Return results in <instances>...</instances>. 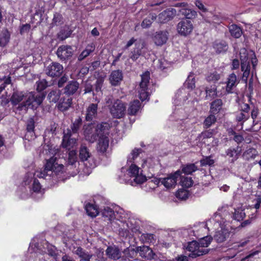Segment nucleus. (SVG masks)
I'll return each instance as SVG.
<instances>
[{
  "label": "nucleus",
  "mask_w": 261,
  "mask_h": 261,
  "mask_svg": "<svg viewBox=\"0 0 261 261\" xmlns=\"http://www.w3.org/2000/svg\"><path fill=\"white\" fill-rule=\"evenodd\" d=\"M254 56L252 55V57L249 58L247 50L245 48H243L241 50L240 53L241 63L238 59H234L231 62V68L232 70L238 69L240 65L241 66V71L243 72L242 81L246 84H247L248 77L251 71L250 63H251V59Z\"/></svg>",
  "instance_id": "f257e3e1"
},
{
  "label": "nucleus",
  "mask_w": 261,
  "mask_h": 261,
  "mask_svg": "<svg viewBox=\"0 0 261 261\" xmlns=\"http://www.w3.org/2000/svg\"><path fill=\"white\" fill-rule=\"evenodd\" d=\"M186 250L190 253L189 257L195 258L197 257L206 254L208 252V250L205 248H201L197 241H192L188 243Z\"/></svg>",
  "instance_id": "f03ea898"
},
{
  "label": "nucleus",
  "mask_w": 261,
  "mask_h": 261,
  "mask_svg": "<svg viewBox=\"0 0 261 261\" xmlns=\"http://www.w3.org/2000/svg\"><path fill=\"white\" fill-rule=\"evenodd\" d=\"M110 111L114 118L118 119L122 118L125 114V103L120 100L117 99L110 108Z\"/></svg>",
  "instance_id": "7ed1b4c3"
},
{
  "label": "nucleus",
  "mask_w": 261,
  "mask_h": 261,
  "mask_svg": "<svg viewBox=\"0 0 261 261\" xmlns=\"http://www.w3.org/2000/svg\"><path fill=\"white\" fill-rule=\"evenodd\" d=\"M46 93H40L30 95L27 100L28 108L36 109L41 105L46 96Z\"/></svg>",
  "instance_id": "20e7f679"
},
{
  "label": "nucleus",
  "mask_w": 261,
  "mask_h": 261,
  "mask_svg": "<svg viewBox=\"0 0 261 261\" xmlns=\"http://www.w3.org/2000/svg\"><path fill=\"white\" fill-rule=\"evenodd\" d=\"M46 93H40L30 95L27 100L28 108L36 109L41 105L46 96Z\"/></svg>",
  "instance_id": "39448f33"
},
{
  "label": "nucleus",
  "mask_w": 261,
  "mask_h": 261,
  "mask_svg": "<svg viewBox=\"0 0 261 261\" xmlns=\"http://www.w3.org/2000/svg\"><path fill=\"white\" fill-rule=\"evenodd\" d=\"M193 30V25L191 20L182 19L177 25V31L178 34L182 36H187L190 34Z\"/></svg>",
  "instance_id": "423d86ee"
},
{
  "label": "nucleus",
  "mask_w": 261,
  "mask_h": 261,
  "mask_svg": "<svg viewBox=\"0 0 261 261\" xmlns=\"http://www.w3.org/2000/svg\"><path fill=\"white\" fill-rule=\"evenodd\" d=\"M180 176V171L178 170L173 174L169 175L167 177L159 179V183L163 185L167 188H172L176 184L178 176Z\"/></svg>",
  "instance_id": "0eeeda50"
},
{
  "label": "nucleus",
  "mask_w": 261,
  "mask_h": 261,
  "mask_svg": "<svg viewBox=\"0 0 261 261\" xmlns=\"http://www.w3.org/2000/svg\"><path fill=\"white\" fill-rule=\"evenodd\" d=\"M84 135L87 140L93 143L98 139V135L96 134L94 126L92 123L84 124L83 126Z\"/></svg>",
  "instance_id": "6e6552de"
},
{
  "label": "nucleus",
  "mask_w": 261,
  "mask_h": 261,
  "mask_svg": "<svg viewBox=\"0 0 261 261\" xmlns=\"http://www.w3.org/2000/svg\"><path fill=\"white\" fill-rule=\"evenodd\" d=\"M56 54L60 60L66 61L72 57L73 49L70 45H61L58 47Z\"/></svg>",
  "instance_id": "1a4fd4ad"
},
{
  "label": "nucleus",
  "mask_w": 261,
  "mask_h": 261,
  "mask_svg": "<svg viewBox=\"0 0 261 261\" xmlns=\"http://www.w3.org/2000/svg\"><path fill=\"white\" fill-rule=\"evenodd\" d=\"M63 71V66L57 62H53L46 69V73L51 77H59Z\"/></svg>",
  "instance_id": "9d476101"
},
{
  "label": "nucleus",
  "mask_w": 261,
  "mask_h": 261,
  "mask_svg": "<svg viewBox=\"0 0 261 261\" xmlns=\"http://www.w3.org/2000/svg\"><path fill=\"white\" fill-rule=\"evenodd\" d=\"M176 11L174 8H168L160 13L158 15L159 21L165 23L172 20L176 15Z\"/></svg>",
  "instance_id": "9b49d317"
},
{
  "label": "nucleus",
  "mask_w": 261,
  "mask_h": 261,
  "mask_svg": "<svg viewBox=\"0 0 261 261\" xmlns=\"http://www.w3.org/2000/svg\"><path fill=\"white\" fill-rule=\"evenodd\" d=\"M218 133V127H216L213 128L205 129L202 131L197 137L198 139L202 143L206 144V140L212 138ZM207 145L209 144H207Z\"/></svg>",
  "instance_id": "f8f14e48"
},
{
  "label": "nucleus",
  "mask_w": 261,
  "mask_h": 261,
  "mask_svg": "<svg viewBox=\"0 0 261 261\" xmlns=\"http://www.w3.org/2000/svg\"><path fill=\"white\" fill-rule=\"evenodd\" d=\"M98 103H91L86 108L85 120L88 122L93 121L97 118Z\"/></svg>",
  "instance_id": "ddd939ff"
},
{
  "label": "nucleus",
  "mask_w": 261,
  "mask_h": 261,
  "mask_svg": "<svg viewBox=\"0 0 261 261\" xmlns=\"http://www.w3.org/2000/svg\"><path fill=\"white\" fill-rule=\"evenodd\" d=\"M123 75L121 70H115L112 71L110 77V83L113 86H119L123 80Z\"/></svg>",
  "instance_id": "4468645a"
},
{
  "label": "nucleus",
  "mask_w": 261,
  "mask_h": 261,
  "mask_svg": "<svg viewBox=\"0 0 261 261\" xmlns=\"http://www.w3.org/2000/svg\"><path fill=\"white\" fill-rule=\"evenodd\" d=\"M240 81L237 79V75L234 73L230 74L226 82V91L227 93H232L233 89L239 83Z\"/></svg>",
  "instance_id": "2eb2a0df"
},
{
  "label": "nucleus",
  "mask_w": 261,
  "mask_h": 261,
  "mask_svg": "<svg viewBox=\"0 0 261 261\" xmlns=\"http://www.w3.org/2000/svg\"><path fill=\"white\" fill-rule=\"evenodd\" d=\"M79 88V83L74 80L70 81L63 89L64 94L67 97L73 95Z\"/></svg>",
  "instance_id": "dca6fc26"
},
{
  "label": "nucleus",
  "mask_w": 261,
  "mask_h": 261,
  "mask_svg": "<svg viewBox=\"0 0 261 261\" xmlns=\"http://www.w3.org/2000/svg\"><path fill=\"white\" fill-rule=\"evenodd\" d=\"M137 249L138 253L142 258L147 260H151L154 258L155 254L148 246H142L137 247Z\"/></svg>",
  "instance_id": "f3484780"
},
{
  "label": "nucleus",
  "mask_w": 261,
  "mask_h": 261,
  "mask_svg": "<svg viewBox=\"0 0 261 261\" xmlns=\"http://www.w3.org/2000/svg\"><path fill=\"white\" fill-rule=\"evenodd\" d=\"M138 253L137 247L136 249L127 248L122 253V259L126 261H135L137 260L136 258Z\"/></svg>",
  "instance_id": "a211bd4d"
},
{
  "label": "nucleus",
  "mask_w": 261,
  "mask_h": 261,
  "mask_svg": "<svg viewBox=\"0 0 261 261\" xmlns=\"http://www.w3.org/2000/svg\"><path fill=\"white\" fill-rule=\"evenodd\" d=\"M168 38V32L162 31L156 32L153 37V40L155 44L158 46H161L165 44Z\"/></svg>",
  "instance_id": "6ab92c4d"
},
{
  "label": "nucleus",
  "mask_w": 261,
  "mask_h": 261,
  "mask_svg": "<svg viewBox=\"0 0 261 261\" xmlns=\"http://www.w3.org/2000/svg\"><path fill=\"white\" fill-rule=\"evenodd\" d=\"M223 103L221 99L217 98L213 100L210 105L209 113L216 116L222 110Z\"/></svg>",
  "instance_id": "aec40b11"
},
{
  "label": "nucleus",
  "mask_w": 261,
  "mask_h": 261,
  "mask_svg": "<svg viewBox=\"0 0 261 261\" xmlns=\"http://www.w3.org/2000/svg\"><path fill=\"white\" fill-rule=\"evenodd\" d=\"M71 130L67 129L66 134H64L62 139V146L63 148H70L73 147L76 143V139L71 138Z\"/></svg>",
  "instance_id": "412c9836"
},
{
  "label": "nucleus",
  "mask_w": 261,
  "mask_h": 261,
  "mask_svg": "<svg viewBox=\"0 0 261 261\" xmlns=\"http://www.w3.org/2000/svg\"><path fill=\"white\" fill-rule=\"evenodd\" d=\"M241 151V147L237 146L236 148L229 147L226 150L225 153L226 155L230 159V162L233 163L239 158Z\"/></svg>",
  "instance_id": "4be33fe9"
},
{
  "label": "nucleus",
  "mask_w": 261,
  "mask_h": 261,
  "mask_svg": "<svg viewBox=\"0 0 261 261\" xmlns=\"http://www.w3.org/2000/svg\"><path fill=\"white\" fill-rule=\"evenodd\" d=\"M72 102V98L70 97H63L60 99L57 107L61 112H65L71 107Z\"/></svg>",
  "instance_id": "5701e85b"
},
{
  "label": "nucleus",
  "mask_w": 261,
  "mask_h": 261,
  "mask_svg": "<svg viewBox=\"0 0 261 261\" xmlns=\"http://www.w3.org/2000/svg\"><path fill=\"white\" fill-rule=\"evenodd\" d=\"M85 209L87 215L92 218L96 217L99 213V207L95 203H87Z\"/></svg>",
  "instance_id": "b1692460"
},
{
  "label": "nucleus",
  "mask_w": 261,
  "mask_h": 261,
  "mask_svg": "<svg viewBox=\"0 0 261 261\" xmlns=\"http://www.w3.org/2000/svg\"><path fill=\"white\" fill-rule=\"evenodd\" d=\"M98 151L102 153L106 152L109 144V139L107 136H102L98 138Z\"/></svg>",
  "instance_id": "393cba45"
},
{
  "label": "nucleus",
  "mask_w": 261,
  "mask_h": 261,
  "mask_svg": "<svg viewBox=\"0 0 261 261\" xmlns=\"http://www.w3.org/2000/svg\"><path fill=\"white\" fill-rule=\"evenodd\" d=\"M213 47L217 54L224 53L228 49L227 43L223 40H216L213 45Z\"/></svg>",
  "instance_id": "a878e982"
},
{
  "label": "nucleus",
  "mask_w": 261,
  "mask_h": 261,
  "mask_svg": "<svg viewBox=\"0 0 261 261\" xmlns=\"http://www.w3.org/2000/svg\"><path fill=\"white\" fill-rule=\"evenodd\" d=\"M107 255L111 259H118L122 257L121 253L117 247H108L106 249Z\"/></svg>",
  "instance_id": "bb28decb"
},
{
  "label": "nucleus",
  "mask_w": 261,
  "mask_h": 261,
  "mask_svg": "<svg viewBox=\"0 0 261 261\" xmlns=\"http://www.w3.org/2000/svg\"><path fill=\"white\" fill-rule=\"evenodd\" d=\"M141 107V103L138 99L130 102L127 110L128 114L131 116L136 115Z\"/></svg>",
  "instance_id": "cd10ccee"
},
{
  "label": "nucleus",
  "mask_w": 261,
  "mask_h": 261,
  "mask_svg": "<svg viewBox=\"0 0 261 261\" xmlns=\"http://www.w3.org/2000/svg\"><path fill=\"white\" fill-rule=\"evenodd\" d=\"M95 49V46L93 43L88 44L85 49L77 57L78 61H82L86 57L92 53Z\"/></svg>",
  "instance_id": "c85d7f7f"
},
{
  "label": "nucleus",
  "mask_w": 261,
  "mask_h": 261,
  "mask_svg": "<svg viewBox=\"0 0 261 261\" xmlns=\"http://www.w3.org/2000/svg\"><path fill=\"white\" fill-rule=\"evenodd\" d=\"M228 29L231 36L234 38H239L243 34L242 28L237 24H232L228 27Z\"/></svg>",
  "instance_id": "c756f323"
},
{
  "label": "nucleus",
  "mask_w": 261,
  "mask_h": 261,
  "mask_svg": "<svg viewBox=\"0 0 261 261\" xmlns=\"http://www.w3.org/2000/svg\"><path fill=\"white\" fill-rule=\"evenodd\" d=\"M10 33L8 29L2 30L0 33V46L5 47L9 42L10 39Z\"/></svg>",
  "instance_id": "7c9ffc66"
},
{
  "label": "nucleus",
  "mask_w": 261,
  "mask_h": 261,
  "mask_svg": "<svg viewBox=\"0 0 261 261\" xmlns=\"http://www.w3.org/2000/svg\"><path fill=\"white\" fill-rule=\"evenodd\" d=\"M258 154V151L256 149L249 147L243 152L242 156L244 160L249 161L254 159Z\"/></svg>",
  "instance_id": "2f4dec72"
},
{
  "label": "nucleus",
  "mask_w": 261,
  "mask_h": 261,
  "mask_svg": "<svg viewBox=\"0 0 261 261\" xmlns=\"http://www.w3.org/2000/svg\"><path fill=\"white\" fill-rule=\"evenodd\" d=\"M253 55L254 56L253 58L251 59V64L252 66V69L251 71V77L250 78L248 84V89L250 92L253 91V86H252V81H253V76L254 74H256V67L257 65L258 60L256 57L255 53H253Z\"/></svg>",
  "instance_id": "473e14b6"
},
{
  "label": "nucleus",
  "mask_w": 261,
  "mask_h": 261,
  "mask_svg": "<svg viewBox=\"0 0 261 261\" xmlns=\"http://www.w3.org/2000/svg\"><path fill=\"white\" fill-rule=\"evenodd\" d=\"M179 13L185 17V19L189 20L195 18L197 16V12L193 9L187 8V7L181 8Z\"/></svg>",
  "instance_id": "72a5a7b5"
},
{
  "label": "nucleus",
  "mask_w": 261,
  "mask_h": 261,
  "mask_svg": "<svg viewBox=\"0 0 261 261\" xmlns=\"http://www.w3.org/2000/svg\"><path fill=\"white\" fill-rule=\"evenodd\" d=\"M156 15L155 13H150L145 18L142 23L141 27L143 29H147L151 27L152 22L156 19Z\"/></svg>",
  "instance_id": "f704fd0d"
},
{
  "label": "nucleus",
  "mask_w": 261,
  "mask_h": 261,
  "mask_svg": "<svg viewBox=\"0 0 261 261\" xmlns=\"http://www.w3.org/2000/svg\"><path fill=\"white\" fill-rule=\"evenodd\" d=\"M72 31L69 27H65L61 29L57 34V38L60 41H63L70 37Z\"/></svg>",
  "instance_id": "c9c22d12"
},
{
  "label": "nucleus",
  "mask_w": 261,
  "mask_h": 261,
  "mask_svg": "<svg viewBox=\"0 0 261 261\" xmlns=\"http://www.w3.org/2000/svg\"><path fill=\"white\" fill-rule=\"evenodd\" d=\"M101 215L105 218V221H112L115 218V215L114 210L108 206L105 207L101 211Z\"/></svg>",
  "instance_id": "e433bc0d"
},
{
  "label": "nucleus",
  "mask_w": 261,
  "mask_h": 261,
  "mask_svg": "<svg viewBox=\"0 0 261 261\" xmlns=\"http://www.w3.org/2000/svg\"><path fill=\"white\" fill-rule=\"evenodd\" d=\"M181 168V170L180 171L181 172V174L184 173L186 175L192 174L198 170L197 167L193 163L182 165Z\"/></svg>",
  "instance_id": "4c0bfd02"
},
{
  "label": "nucleus",
  "mask_w": 261,
  "mask_h": 261,
  "mask_svg": "<svg viewBox=\"0 0 261 261\" xmlns=\"http://www.w3.org/2000/svg\"><path fill=\"white\" fill-rule=\"evenodd\" d=\"M229 235V233L227 230H221L216 232L214 238L217 242L222 243L226 240Z\"/></svg>",
  "instance_id": "58836bf2"
},
{
  "label": "nucleus",
  "mask_w": 261,
  "mask_h": 261,
  "mask_svg": "<svg viewBox=\"0 0 261 261\" xmlns=\"http://www.w3.org/2000/svg\"><path fill=\"white\" fill-rule=\"evenodd\" d=\"M61 91L57 89L51 90L47 95V99L50 102H57L60 99Z\"/></svg>",
  "instance_id": "ea45409f"
},
{
  "label": "nucleus",
  "mask_w": 261,
  "mask_h": 261,
  "mask_svg": "<svg viewBox=\"0 0 261 261\" xmlns=\"http://www.w3.org/2000/svg\"><path fill=\"white\" fill-rule=\"evenodd\" d=\"M205 99L212 100L217 96V88L215 86H211L207 87L205 89Z\"/></svg>",
  "instance_id": "a19ab883"
},
{
  "label": "nucleus",
  "mask_w": 261,
  "mask_h": 261,
  "mask_svg": "<svg viewBox=\"0 0 261 261\" xmlns=\"http://www.w3.org/2000/svg\"><path fill=\"white\" fill-rule=\"evenodd\" d=\"M75 254L81 258L80 261H90V259L92 257V255L89 254L81 247L77 248L75 250Z\"/></svg>",
  "instance_id": "79ce46f5"
},
{
  "label": "nucleus",
  "mask_w": 261,
  "mask_h": 261,
  "mask_svg": "<svg viewBox=\"0 0 261 261\" xmlns=\"http://www.w3.org/2000/svg\"><path fill=\"white\" fill-rule=\"evenodd\" d=\"M217 121V117L215 115L210 114L204 120L202 125L204 129H208L215 124Z\"/></svg>",
  "instance_id": "37998d69"
},
{
  "label": "nucleus",
  "mask_w": 261,
  "mask_h": 261,
  "mask_svg": "<svg viewBox=\"0 0 261 261\" xmlns=\"http://www.w3.org/2000/svg\"><path fill=\"white\" fill-rule=\"evenodd\" d=\"M178 178L180 180L179 183L180 185L185 188H190L193 184V180L192 178L182 175L181 171L180 176H178Z\"/></svg>",
  "instance_id": "c03bdc74"
},
{
  "label": "nucleus",
  "mask_w": 261,
  "mask_h": 261,
  "mask_svg": "<svg viewBox=\"0 0 261 261\" xmlns=\"http://www.w3.org/2000/svg\"><path fill=\"white\" fill-rule=\"evenodd\" d=\"M23 97L24 95L22 92H14L10 98L12 105L13 106H16L23 100Z\"/></svg>",
  "instance_id": "a18cd8bd"
},
{
  "label": "nucleus",
  "mask_w": 261,
  "mask_h": 261,
  "mask_svg": "<svg viewBox=\"0 0 261 261\" xmlns=\"http://www.w3.org/2000/svg\"><path fill=\"white\" fill-rule=\"evenodd\" d=\"M82 119L79 117L78 118L76 119L70 125L71 133L72 134H78L79 129L82 124Z\"/></svg>",
  "instance_id": "49530a36"
},
{
  "label": "nucleus",
  "mask_w": 261,
  "mask_h": 261,
  "mask_svg": "<svg viewBox=\"0 0 261 261\" xmlns=\"http://www.w3.org/2000/svg\"><path fill=\"white\" fill-rule=\"evenodd\" d=\"M91 153L85 146H81L80 149L79 158L81 161H87L90 158Z\"/></svg>",
  "instance_id": "de8ad7c7"
},
{
  "label": "nucleus",
  "mask_w": 261,
  "mask_h": 261,
  "mask_svg": "<svg viewBox=\"0 0 261 261\" xmlns=\"http://www.w3.org/2000/svg\"><path fill=\"white\" fill-rule=\"evenodd\" d=\"M150 80V72L145 71L141 75V81L140 83V88H148Z\"/></svg>",
  "instance_id": "09e8293b"
},
{
  "label": "nucleus",
  "mask_w": 261,
  "mask_h": 261,
  "mask_svg": "<svg viewBox=\"0 0 261 261\" xmlns=\"http://www.w3.org/2000/svg\"><path fill=\"white\" fill-rule=\"evenodd\" d=\"M213 240V238L210 236L204 237L198 240V244L201 248L208 247Z\"/></svg>",
  "instance_id": "8fccbe9b"
},
{
  "label": "nucleus",
  "mask_w": 261,
  "mask_h": 261,
  "mask_svg": "<svg viewBox=\"0 0 261 261\" xmlns=\"http://www.w3.org/2000/svg\"><path fill=\"white\" fill-rule=\"evenodd\" d=\"M36 90L38 91V93H44L43 91L48 86V82L45 79L37 81L36 83Z\"/></svg>",
  "instance_id": "3c124183"
},
{
  "label": "nucleus",
  "mask_w": 261,
  "mask_h": 261,
  "mask_svg": "<svg viewBox=\"0 0 261 261\" xmlns=\"http://www.w3.org/2000/svg\"><path fill=\"white\" fill-rule=\"evenodd\" d=\"M7 92H6V94H3L0 96V105L5 110H7L10 107V102L11 101L10 98L8 97Z\"/></svg>",
  "instance_id": "603ef678"
},
{
  "label": "nucleus",
  "mask_w": 261,
  "mask_h": 261,
  "mask_svg": "<svg viewBox=\"0 0 261 261\" xmlns=\"http://www.w3.org/2000/svg\"><path fill=\"white\" fill-rule=\"evenodd\" d=\"M142 54V49L136 47L130 53L129 57L134 62L136 61Z\"/></svg>",
  "instance_id": "864d4df0"
},
{
  "label": "nucleus",
  "mask_w": 261,
  "mask_h": 261,
  "mask_svg": "<svg viewBox=\"0 0 261 261\" xmlns=\"http://www.w3.org/2000/svg\"><path fill=\"white\" fill-rule=\"evenodd\" d=\"M245 216L246 215L244 212V210L238 208L234 210L233 218L234 220H237L238 221H241L243 220L245 217Z\"/></svg>",
  "instance_id": "5fc2aeb1"
},
{
  "label": "nucleus",
  "mask_w": 261,
  "mask_h": 261,
  "mask_svg": "<svg viewBox=\"0 0 261 261\" xmlns=\"http://www.w3.org/2000/svg\"><path fill=\"white\" fill-rule=\"evenodd\" d=\"M177 198L180 200H186L189 196V192L186 189H179L175 194Z\"/></svg>",
  "instance_id": "6e6d98bb"
},
{
  "label": "nucleus",
  "mask_w": 261,
  "mask_h": 261,
  "mask_svg": "<svg viewBox=\"0 0 261 261\" xmlns=\"http://www.w3.org/2000/svg\"><path fill=\"white\" fill-rule=\"evenodd\" d=\"M77 161L76 152L74 150H70L68 153L67 164L73 165Z\"/></svg>",
  "instance_id": "4d7b16f0"
},
{
  "label": "nucleus",
  "mask_w": 261,
  "mask_h": 261,
  "mask_svg": "<svg viewBox=\"0 0 261 261\" xmlns=\"http://www.w3.org/2000/svg\"><path fill=\"white\" fill-rule=\"evenodd\" d=\"M63 23V17L59 13H55L52 21V24L54 25L59 26Z\"/></svg>",
  "instance_id": "13d9d810"
},
{
  "label": "nucleus",
  "mask_w": 261,
  "mask_h": 261,
  "mask_svg": "<svg viewBox=\"0 0 261 261\" xmlns=\"http://www.w3.org/2000/svg\"><path fill=\"white\" fill-rule=\"evenodd\" d=\"M57 158L52 157L49 160H47L45 164V169L49 171H53L54 169L57 165L56 162Z\"/></svg>",
  "instance_id": "bf43d9fd"
},
{
  "label": "nucleus",
  "mask_w": 261,
  "mask_h": 261,
  "mask_svg": "<svg viewBox=\"0 0 261 261\" xmlns=\"http://www.w3.org/2000/svg\"><path fill=\"white\" fill-rule=\"evenodd\" d=\"M220 79V74H219L217 72L215 71L212 73H211L209 75H208L206 80L208 82L216 83Z\"/></svg>",
  "instance_id": "052dcab7"
},
{
  "label": "nucleus",
  "mask_w": 261,
  "mask_h": 261,
  "mask_svg": "<svg viewBox=\"0 0 261 261\" xmlns=\"http://www.w3.org/2000/svg\"><path fill=\"white\" fill-rule=\"evenodd\" d=\"M185 86L188 89H194L195 88V77L192 76H189L186 81Z\"/></svg>",
  "instance_id": "680f3d73"
},
{
  "label": "nucleus",
  "mask_w": 261,
  "mask_h": 261,
  "mask_svg": "<svg viewBox=\"0 0 261 261\" xmlns=\"http://www.w3.org/2000/svg\"><path fill=\"white\" fill-rule=\"evenodd\" d=\"M106 123L104 124H99L97 125L96 128H95V130L96 131V134L98 135V138L102 136H107L105 133L106 126Z\"/></svg>",
  "instance_id": "e2e57ef3"
},
{
  "label": "nucleus",
  "mask_w": 261,
  "mask_h": 261,
  "mask_svg": "<svg viewBox=\"0 0 261 261\" xmlns=\"http://www.w3.org/2000/svg\"><path fill=\"white\" fill-rule=\"evenodd\" d=\"M140 168L135 164H132L129 166L128 172L131 177L136 176L139 173Z\"/></svg>",
  "instance_id": "0e129e2a"
},
{
  "label": "nucleus",
  "mask_w": 261,
  "mask_h": 261,
  "mask_svg": "<svg viewBox=\"0 0 261 261\" xmlns=\"http://www.w3.org/2000/svg\"><path fill=\"white\" fill-rule=\"evenodd\" d=\"M148 88H140L139 98L142 101L146 100L149 97V93L147 91Z\"/></svg>",
  "instance_id": "69168bd1"
},
{
  "label": "nucleus",
  "mask_w": 261,
  "mask_h": 261,
  "mask_svg": "<svg viewBox=\"0 0 261 261\" xmlns=\"http://www.w3.org/2000/svg\"><path fill=\"white\" fill-rule=\"evenodd\" d=\"M201 166L206 165L212 166L214 164V160L212 159L211 156H206L200 161Z\"/></svg>",
  "instance_id": "338daca9"
},
{
  "label": "nucleus",
  "mask_w": 261,
  "mask_h": 261,
  "mask_svg": "<svg viewBox=\"0 0 261 261\" xmlns=\"http://www.w3.org/2000/svg\"><path fill=\"white\" fill-rule=\"evenodd\" d=\"M134 177H135L134 179V181L137 184H143L147 180L146 176L142 175L141 173L138 174L137 175L134 176Z\"/></svg>",
  "instance_id": "774afa93"
}]
</instances>
